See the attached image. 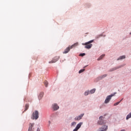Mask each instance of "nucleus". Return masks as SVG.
I'll list each match as a JSON object with an SVG mask.
<instances>
[{
	"mask_svg": "<svg viewBox=\"0 0 131 131\" xmlns=\"http://www.w3.org/2000/svg\"><path fill=\"white\" fill-rule=\"evenodd\" d=\"M81 125H82V122H80L78 124L76 127V128L73 130V131H77L79 129L80 127H81Z\"/></svg>",
	"mask_w": 131,
	"mask_h": 131,
	"instance_id": "obj_8",
	"label": "nucleus"
},
{
	"mask_svg": "<svg viewBox=\"0 0 131 131\" xmlns=\"http://www.w3.org/2000/svg\"><path fill=\"white\" fill-rule=\"evenodd\" d=\"M83 71H84V69L80 70L79 71V74L82 73V72H83Z\"/></svg>",
	"mask_w": 131,
	"mask_h": 131,
	"instance_id": "obj_22",
	"label": "nucleus"
},
{
	"mask_svg": "<svg viewBox=\"0 0 131 131\" xmlns=\"http://www.w3.org/2000/svg\"><path fill=\"white\" fill-rule=\"evenodd\" d=\"M83 115H84V114H82L80 116H78V117H76L75 118V120H77V121L80 120V119L82 118V117L83 116Z\"/></svg>",
	"mask_w": 131,
	"mask_h": 131,
	"instance_id": "obj_9",
	"label": "nucleus"
},
{
	"mask_svg": "<svg viewBox=\"0 0 131 131\" xmlns=\"http://www.w3.org/2000/svg\"><path fill=\"white\" fill-rule=\"evenodd\" d=\"M105 57V55L103 54L102 55H101L98 58V61H100V60H102V59H103V57Z\"/></svg>",
	"mask_w": 131,
	"mask_h": 131,
	"instance_id": "obj_12",
	"label": "nucleus"
},
{
	"mask_svg": "<svg viewBox=\"0 0 131 131\" xmlns=\"http://www.w3.org/2000/svg\"><path fill=\"white\" fill-rule=\"evenodd\" d=\"M122 59H125V56L123 55V56H120L117 60H122Z\"/></svg>",
	"mask_w": 131,
	"mask_h": 131,
	"instance_id": "obj_14",
	"label": "nucleus"
},
{
	"mask_svg": "<svg viewBox=\"0 0 131 131\" xmlns=\"http://www.w3.org/2000/svg\"><path fill=\"white\" fill-rule=\"evenodd\" d=\"M80 56H81V57H83V56H85V53H81L80 54Z\"/></svg>",
	"mask_w": 131,
	"mask_h": 131,
	"instance_id": "obj_23",
	"label": "nucleus"
},
{
	"mask_svg": "<svg viewBox=\"0 0 131 131\" xmlns=\"http://www.w3.org/2000/svg\"><path fill=\"white\" fill-rule=\"evenodd\" d=\"M102 118H103V116H101L99 117V119H100V120H102Z\"/></svg>",
	"mask_w": 131,
	"mask_h": 131,
	"instance_id": "obj_25",
	"label": "nucleus"
},
{
	"mask_svg": "<svg viewBox=\"0 0 131 131\" xmlns=\"http://www.w3.org/2000/svg\"><path fill=\"white\" fill-rule=\"evenodd\" d=\"M92 42H94V40H91L87 42H85V43H82L83 46H85L84 47L85 49H90L92 47H93V44H90L92 43Z\"/></svg>",
	"mask_w": 131,
	"mask_h": 131,
	"instance_id": "obj_2",
	"label": "nucleus"
},
{
	"mask_svg": "<svg viewBox=\"0 0 131 131\" xmlns=\"http://www.w3.org/2000/svg\"><path fill=\"white\" fill-rule=\"evenodd\" d=\"M103 120H100L98 122V124H99V125H102V124H103Z\"/></svg>",
	"mask_w": 131,
	"mask_h": 131,
	"instance_id": "obj_16",
	"label": "nucleus"
},
{
	"mask_svg": "<svg viewBox=\"0 0 131 131\" xmlns=\"http://www.w3.org/2000/svg\"><path fill=\"white\" fill-rule=\"evenodd\" d=\"M33 126H34V123H30L28 131H34V128H33Z\"/></svg>",
	"mask_w": 131,
	"mask_h": 131,
	"instance_id": "obj_7",
	"label": "nucleus"
},
{
	"mask_svg": "<svg viewBox=\"0 0 131 131\" xmlns=\"http://www.w3.org/2000/svg\"><path fill=\"white\" fill-rule=\"evenodd\" d=\"M121 131H125V130L122 129V130H121Z\"/></svg>",
	"mask_w": 131,
	"mask_h": 131,
	"instance_id": "obj_26",
	"label": "nucleus"
},
{
	"mask_svg": "<svg viewBox=\"0 0 131 131\" xmlns=\"http://www.w3.org/2000/svg\"><path fill=\"white\" fill-rule=\"evenodd\" d=\"M122 100H121L119 102H117L116 103H115L114 104V106H117V105H119V104L120 103V102H121Z\"/></svg>",
	"mask_w": 131,
	"mask_h": 131,
	"instance_id": "obj_19",
	"label": "nucleus"
},
{
	"mask_svg": "<svg viewBox=\"0 0 131 131\" xmlns=\"http://www.w3.org/2000/svg\"><path fill=\"white\" fill-rule=\"evenodd\" d=\"M129 118H131V113H130L127 116H126V120H128V119H129Z\"/></svg>",
	"mask_w": 131,
	"mask_h": 131,
	"instance_id": "obj_15",
	"label": "nucleus"
},
{
	"mask_svg": "<svg viewBox=\"0 0 131 131\" xmlns=\"http://www.w3.org/2000/svg\"><path fill=\"white\" fill-rule=\"evenodd\" d=\"M75 125H76V122H73L71 123V126H75Z\"/></svg>",
	"mask_w": 131,
	"mask_h": 131,
	"instance_id": "obj_20",
	"label": "nucleus"
},
{
	"mask_svg": "<svg viewBox=\"0 0 131 131\" xmlns=\"http://www.w3.org/2000/svg\"><path fill=\"white\" fill-rule=\"evenodd\" d=\"M77 46H78V42L75 43L74 45L69 46L68 48H66V49L64 50L63 54H67L68 52H70L71 49H72L73 48H75V47H77Z\"/></svg>",
	"mask_w": 131,
	"mask_h": 131,
	"instance_id": "obj_1",
	"label": "nucleus"
},
{
	"mask_svg": "<svg viewBox=\"0 0 131 131\" xmlns=\"http://www.w3.org/2000/svg\"><path fill=\"white\" fill-rule=\"evenodd\" d=\"M88 95H90V91H87L84 93L85 96H88Z\"/></svg>",
	"mask_w": 131,
	"mask_h": 131,
	"instance_id": "obj_21",
	"label": "nucleus"
},
{
	"mask_svg": "<svg viewBox=\"0 0 131 131\" xmlns=\"http://www.w3.org/2000/svg\"><path fill=\"white\" fill-rule=\"evenodd\" d=\"M96 92V89H93L92 90H91L90 91H89V93L91 94H94L95 92Z\"/></svg>",
	"mask_w": 131,
	"mask_h": 131,
	"instance_id": "obj_13",
	"label": "nucleus"
},
{
	"mask_svg": "<svg viewBox=\"0 0 131 131\" xmlns=\"http://www.w3.org/2000/svg\"><path fill=\"white\" fill-rule=\"evenodd\" d=\"M29 108V104H26L25 107V111H27L28 110V108Z\"/></svg>",
	"mask_w": 131,
	"mask_h": 131,
	"instance_id": "obj_11",
	"label": "nucleus"
},
{
	"mask_svg": "<svg viewBox=\"0 0 131 131\" xmlns=\"http://www.w3.org/2000/svg\"><path fill=\"white\" fill-rule=\"evenodd\" d=\"M42 97H43V92H41L38 96L39 99L40 100Z\"/></svg>",
	"mask_w": 131,
	"mask_h": 131,
	"instance_id": "obj_10",
	"label": "nucleus"
},
{
	"mask_svg": "<svg viewBox=\"0 0 131 131\" xmlns=\"http://www.w3.org/2000/svg\"><path fill=\"white\" fill-rule=\"evenodd\" d=\"M44 84L45 85L46 88H48V85L49 84V82H48V81L47 80L44 81Z\"/></svg>",
	"mask_w": 131,
	"mask_h": 131,
	"instance_id": "obj_17",
	"label": "nucleus"
},
{
	"mask_svg": "<svg viewBox=\"0 0 131 131\" xmlns=\"http://www.w3.org/2000/svg\"><path fill=\"white\" fill-rule=\"evenodd\" d=\"M39 113H38V111H35L34 112L32 115L31 116V119L34 120L35 119L36 120L37 119H38Z\"/></svg>",
	"mask_w": 131,
	"mask_h": 131,
	"instance_id": "obj_3",
	"label": "nucleus"
},
{
	"mask_svg": "<svg viewBox=\"0 0 131 131\" xmlns=\"http://www.w3.org/2000/svg\"><path fill=\"white\" fill-rule=\"evenodd\" d=\"M121 68V67H116V68H114L113 69H112V70H111V71H114V70H116L117 69H118L119 68Z\"/></svg>",
	"mask_w": 131,
	"mask_h": 131,
	"instance_id": "obj_18",
	"label": "nucleus"
},
{
	"mask_svg": "<svg viewBox=\"0 0 131 131\" xmlns=\"http://www.w3.org/2000/svg\"><path fill=\"white\" fill-rule=\"evenodd\" d=\"M130 34H131V33H130Z\"/></svg>",
	"mask_w": 131,
	"mask_h": 131,
	"instance_id": "obj_27",
	"label": "nucleus"
},
{
	"mask_svg": "<svg viewBox=\"0 0 131 131\" xmlns=\"http://www.w3.org/2000/svg\"><path fill=\"white\" fill-rule=\"evenodd\" d=\"M115 94H111L110 95H108L106 97V98L104 101V103L105 104L108 103V102H110V100H111V98H112V97H113V96H114Z\"/></svg>",
	"mask_w": 131,
	"mask_h": 131,
	"instance_id": "obj_4",
	"label": "nucleus"
},
{
	"mask_svg": "<svg viewBox=\"0 0 131 131\" xmlns=\"http://www.w3.org/2000/svg\"><path fill=\"white\" fill-rule=\"evenodd\" d=\"M60 59V57L59 56H56L51 61H50L49 62V64H52L53 63H56Z\"/></svg>",
	"mask_w": 131,
	"mask_h": 131,
	"instance_id": "obj_5",
	"label": "nucleus"
},
{
	"mask_svg": "<svg viewBox=\"0 0 131 131\" xmlns=\"http://www.w3.org/2000/svg\"><path fill=\"white\" fill-rule=\"evenodd\" d=\"M107 76V74H104L102 76V77L104 78V77H106Z\"/></svg>",
	"mask_w": 131,
	"mask_h": 131,
	"instance_id": "obj_24",
	"label": "nucleus"
},
{
	"mask_svg": "<svg viewBox=\"0 0 131 131\" xmlns=\"http://www.w3.org/2000/svg\"><path fill=\"white\" fill-rule=\"evenodd\" d=\"M52 109L54 111H57L58 109H59V106H58V104L57 103H54L52 104Z\"/></svg>",
	"mask_w": 131,
	"mask_h": 131,
	"instance_id": "obj_6",
	"label": "nucleus"
}]
</instances>
